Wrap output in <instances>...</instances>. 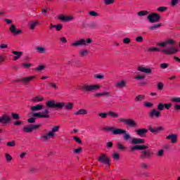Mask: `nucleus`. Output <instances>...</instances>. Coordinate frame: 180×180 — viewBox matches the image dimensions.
<instances>
[{
	"mask_svg": "<svg viewBox=\"0 0 180 180\" xmlns=\"http://www.w3.org/2000/svg\"><path fill=\"white\" fill-rule=\"evenodd\" d=\"M168 44H171V46H168ZM174 44L175 41L172 39H169L164 42L158 43V46H159L160 47H164V49H162V53L167 54V56H172L174 54H176V53L179 51V49H178V48L173 46Z\"/></svg>",
	"mask_w": 180,
	"mask_h": 180,
	"instance_id": "f257e3e1",
	"label": "nucleus"
},
{
	"mask_svg": "<svg viewBox=\"0 0 180 180\" xmlns=\"http://www.w3.org/2000/svg\"><path fill=\"white\" fill-rule=\"evenodd\" d=\"M46 106L49 108H53L54 109H63L65 108V110H72L74 104L72 103L56 102L55 101H49L46 103Z\"/></svg>",
	"mask_w": 180,
	"mask_h": 180,
	"instance_id": "f03ea898",
	"label": "nucleus"
},
{
	"mask_svg": "<svg viewBox=\"0 0 180 180\" xmlns=\"http://www.w3.org/2000/svg\"><path fill=\"white\" fill-rule=\"evenodd\" d=\"M60 130V127L56 126L53 128H52V130L49 131V133L46 134L44 136H41L40 139L44 140V141H47L49 139H53L54 136H56V133Z\"/></svg>",
	"mask_w": 180,
	"mask_h": 180,
	"instance_id": "7ed1b4c3",
	"label": "nucleus"
},
{
	"mask_svg": "<svg viewBox=\"0 0 180 180\" xmlns=\"http://www.w3.org/2000/svg\"><path fill=\"white\" fill-rule=\"evenodd\" d=\"M101 88L99 85H94V84H84L81 86L80 89L82 91H84V94H88V92H95V91H98Z\"/></svg>",
	"mask_w": 180,
	"mask_h": 180,
	"instance_id": "20e7f679",
	"label": "nucleus"
},
{
	"mask_svg": "<svg viewBox=\"0 0 180 180\" xmlns=\"http://www.w3.org/2000/svg\"><path fill=\"white\" fill-rule=\"evenodd\" d=\"M139 155V158L141 160H151L153 156L154 155V153L151 149L149 150H142Z\"/></svg>",
	"mask_w": 180,
	"mask_h": 180,
	"instance_id": "39448f33",
	"label": "nucleus"
},
{
	"mask_svg": "<svg viewBox=\"0 0 180 180\" xmlns=\"http://www.w3.org/2000/svg\"><path fill=\"white\" fill-rule=\"evenodd\" d=\"M91 43H92V39L91 38H88L86 40L82 39L72 44V46L73 47H81L82 46H88V44H91Z\"/></svg>",
	"mask_w": 180,
	"mask_h": 180,
	"instance_id": "423d86ee",
	"label": "nucleus"
},
{
	"mask_svg": "<svg viewBox=\"0 0 180 180\" xmlns=\"http://www.w3.org/2000/svg\"><path fill=\"white\" fill-rule=\"evenodd\" d=\"M40 124H30L23 127V131L25 133H32V131H34V130H38V129H40Z\"/></svg>",
	"mask_w": 180,
	"mask_h": 180,
	"instance_id": "0eeeda50",
	"label": "nucleus"
},
{
	"mask_svg": "<svg viewBox=\"0 0 180 180\" xmlns=\"http://www.w3.org/2000/svg\"><path fill=\"white\" fill-rule=\"evenodd\" d=\"M106 131H112V134L117 136V134H122V133H126V130L122 129H115L113 127H106L104 128Z\"/></svg>",
	"mask_w": 180,
	"mask_h": 180,
	"instance_id": "6e6552de",
	"label": "nucleus"
},
{
	"mask_svg": "<svg viewBox=\"0 0 180 180\" xmlns=\"http://www.w3.org/2000/svg\"><path fill=\"white\" fill-rule=\"evenodd\" d=\"M150 23H157L160 22V19H161V16L158 13H150L147 17Z\"/></svg>",
	"mask_w": 180,
	"mask_h": 180,
	"instance_id": "1a4fd4ad",
	"label": "nucleus"
},
{
	"mask_svg": "<svg viewBox=\"0 0 180 180\" xmlns=\"http://www.w3.org/2000/svg\"><path fill=\"white\" fill-rule=\"evenodd\" d=\"M98 161L105 165H110V159L109 158V156L105 154H101L98 159Z\"/></svg>",
	"mask_w": 180,
	"mask_h": 180,
	"instance_id": "9d476101",
	"label": "nucleus"
},
{
	"mask_svg": "<svg viewBox=\"0 0 180 180\" xmlns=\"http://www.w3.org/2000/svg\"><path fill=\"white\" fill-rule=\"evenodd\" d=\"M120 122L129 127H137V122L132 119H121Z\"/></svg>",
	"mask_w": 180,
	"mask_h": 180,
	"instance_id": "9b49d317",
	"label": "nucleus"
},
{
	"mask_svg": "<svg viewBox=\"0 0 180 180\" xmlns=\"http://www.w3.org/2000/svg\"><path fill=\"white\" fill-rule=\"evenodd\" d=\"M148 116L150 119H160L161 117V112L157 109H152L148 113Z\"/></svg>",
	"mask_w": 180,
	"mask_h": 180,
	"instance_id": "f8f14e48",
	"label": "nucleus"
},
{
	"mask_svg": "<svg viewBox=\"0 0 180 180\" xmlns=\"http://www.w3.org/2000/svg\"><path fill=\"white\" fill-rule=\"evenodd\" d=\"M148 129L150 133H153V134H158V133H161V131H164V128L162 127H153L151 125H149L148 127Z\"/></svg>",
	"mask_w": 180,
	"mask_h": 180,
	"instance_id": "ddd939ff",
	"label": "nucleus"
},
{
	"mask_svg": "<svg viewBox=\"0 0 180 180\" xmlns=\"http://www.w3.org/2000/svg\"><path fill=\"white\" fill-rule=\"evenodd\" d=\"M11 116L8 115H3L1 117H0V123L1 124H8L11 123Z\"/></svg>",
	"mask_w": 180,
	"mask_h": 180,
	"instance_id": "4468645a",
	"label": "nucleus"
},
{
	"mask_svg": "<svg viewBox=\"0 0 180 180\" xmlns=\"http://www.w3.org/2000/svg\"><path fill=\"white\" fill-rule=\"evenodd\" d=\"M166 140H170L172 144H175L178 141V135L176 134H170L166 136Z\"/></svg>",
	"mask_w": 180,
	"mask_h": 180,
	"instance_id": "2eb2a0df",
	"label": "nucleus"
},
{
	"mask_svg": "<svg viewBox=\"0 0 180 180\" xmlns=\"http://www.w3.org/2000/svg\"><path fill=\"white\" fill-rule=\"evenodd\" d=\"M130 151H136V150H147L148 148V146L145 145H136L135 146H131Z\"/></svg>",
	"mask_w": 180,
	"mask_h": 180,
	"instance_id": "dca6fc26",
	"label": "nucleus"
},
{
	"mask_svg": "<svg viewBox=\"0 0 180 180\" xmlns=\"http://www.w3.org/2000/svg\"><path fill=\"white\" fill-rule=\"evenodd\" d=\"M10 32L14 36H17V34H20V33H22V30H17L15 25H11L10 27Z\"/></svg>",
	"mask_w": 180,
	"mask_h": 180,
	"instance_id": "f3484780",
	"label": "nucleus"
},
{
	"mask_svg": "<svg viewBox=\"0 0 180 180\" xmlns=\"http://www.w3.org/2000/svg\"><path fill=\"white\" fill-rule=\"evenodd\" d=\"M148 132V129L146 128L139 129L136 131V134L140 137H144Z\"/></svg>",
	"mask_w": 180,
	"mask_h": 180,
	"instance_id": "a211bd4d",
	"label": "nucleus"
},
{
	"mask_svg": "<svg viewBox=\"0 0 180 180\" xmlns=\"http://www.w3.org/2000/svg\"><path fill=\"white\" fill-rule=\"evenodd\" d=\"M34 78V76L24 77L20 79L16 80L15 82H23V84H29L30 81H33V79Z\"/></svg>",
	"mask_w": 180,
	"mask_h": 180,
	"instance_id": "6ab92c4d",
	"label": "nucleus"
},
{
	"mask_svg": "<svg viewBox=\"0 0 180 180\" xmlns=\"http://www.w3.org/2000/svg\"><path fill=\"white\" fill-rule=\"evenodd\" d=\"M31 112H39L40 110H43L44 109V106L41 104H37L34 106L31 107Z\"/></svg>",
	"mask_w": 180,
	"mask_h": 180,
	"instance_id": "aec40b11",
	"label": "nucleus"
},
{
	"mask_svg": "<svg viewBox=\"0 0 180 180\" xmlns=\"http://www.w3.org/2000/svg\"><path fill=\"white\" fill-rule=\"evenodd\" d=\"M58 19L60 20H63V22H71V20H74V17L72 15H69L67 17L60 15L58 17Z\"/></svg>",
	"mask_w": 180,
	"mask_h": 180,
	"instance_id": "412c9836",
	"label": "nucleus"
},
{
	"mask_svg": "<svg viewBox=\"0 0 180 180\" xmlns=\"http://www.w3.org/2000/svg\"><path fill=\"white\" fill-rule=\"evenodd\" d=\"M137 70L141 71V72H144L145 74H151V72H153L150 68H146L141 66H139Z\"/></svg>",
	"mask_w": 180,
	"mask_h": 180,
	"instance_id": "4be33fe9",
	"label": "nucleus"
},
{
	"mask_svg": "<svg viewBox=\"0 0 180 180\" xmlns=\"http://www.w3.org/2000/svg\"><path fill=\"white\" fill-rule=\"evenodd\" d=\"M13 54H14L13 57V60L14 61H17V60H19V58H20V57H22V56H23V52L22 51H13Z\"/></svg>",
	"mask_w": 180,
	"mask_h": 180,
	"instance_id": "5701e85b",
	"label": "nucleus"
},
{
	"mask_svg": "<svg viewBox=\"0 0 180 180\" xmlns=\"http://www.w3.org/2000/svg\"><path fill=\"white\" fill-rule=\"evenodd\" d=\"M47 108H45L44 110V112H43V114H42V116H46V117H43V119H49V117H50V109H54L53 108H49L47 105H46Z\"/></svg>",
	"mask_w": 180,
	"mask_h": 180,
	"instance_id": "b1692460",
	"label": "nucleus"
},
{
	"mask_svg": "<svg viewBox=\"0 0 180 180\" xmlns=\"http://www.w3.org/2000/svg\"><path fill=\"white\" fill-rule=\"evenodd\" d=\"M115 86L117 88L122 89L123 88H126V81L125 80H122L120 82H118L115 83Z\"/></svg>",
	"mask_w": 180,
	"mask_h": 180,
	"instance_id": "393cba45",
	"label": "nucleus"
},
{
	"mask_svg": "<svg viewBox=\"0 0 180 180\" xmlns=\"http://www.w3.org/2000/svg\"><path fill=\"white\" fill-rule=\"evenodd\" d=\"M31 115L32 117H34L35 119H37V117L43 119V117H47L46 115H43V114L40 112H33V111L31 112Z\"/></svg>",
	"mask_w": 180,
	"mask_h": 180,
	"instance_id": "a878e982",
	"label": "nucleus"
},
{
	"mask_svg": "<svg viewBox=\"0 0 180 180\" xmlns=\"http://www.w3.org/2000/svg\"><path fill=\"white\" fill-rule=\"evenodd\" d=\"M46 88L49 89H54L55 91H57V89H58V86H57V83L49 82Z\"/></svg>",
	"mask_w": 180,
	"mask_h": 180,
	"instance_id": "bb28decb",
	"label": "nucleus"
},
{
	"mask_svg": "<svg viewBox=\"0 0 180 180\" xmlns=\"http://www.w3.org/2000/svg\"><path fill=\"white\" fill-rule=\"evenodd\" d=\"M132 144H144V140L139 138H134L131 140Z\"/></svg>",
	"mask_w": 180,
	"mask_h": 180,
	"instance_id": "cd10ccee",
	"label": "nucleus"
},
{
	"mask_svg": "<svg viewBox=\"0 0 180 180\" xmlns=\"http://www.w3.org/2000/svg\"><path fill=\"white\" fill-rule=\"evenodd\" d=\"M144 99H146V96L139 94L135 97L134 101L135 102H141L142 101H144Z\"/></svg>",
	"mask_w": 180,
	"mask_h": 180,
	"instance_id": "c85d7f7f",
	"label": "nucleus"
},
{
	"mask_svg": "<svg viewBox=\"0 0 180 180\" xmlns=\"http://www.w3.org/2000/svg\"><path fill=\"white\" fill-rule=\"evenodd\" d=\"M74 115H76L77 116L79 115H88V110L85 109H80L78 111L74 112Z\"/></svg>",
	"mask_w": 180,
	"mask_h": 180,
	"instance_id": "c756f323",
	"label": "nucleus"
},
{
	"mask_svg": "<svg viewBox=\"0 0 180 180\" xmlns=\"http://www.w3.org/2000/svg\"><path fill=\"white\" fill-rule=\"evenodd\" d=\"M87 27H89V29H98L99 25L96 22H91L87 25Z\"/></svg>",
	"mask_w": 180,
	"mask_h": 180,
	"instance_id": "7c9ffc66",
	"label": "nucleus"
},
{
	"mask_svg": "<svg viewBox=\"0 0 180 180\" xmlns=\"http://www.w3.org/2000/svg\"><path fill=\"white\" fill-rule=\"evenodd\" d=\"M37 25H39V21H36V20L32 21L30 22V29H31V30H34Z\"/></svg>",
	"mask_w": 180,
	"mask_h": 180,
	"instance_id": "2f4dec72",
	"label": "nucleus"
},
{
	"mask_svg": "<svg viewBox=\"0 0 180 180\" xmlns=\"http://www.w3.org/2000/svg\"><path fill=\"white\" fill-rule=\"evenodd\" d=\"M35 49L37 50V53H41V54L46 53V48L43 46H37Z\"/></svg>",
	"mask_w": 180,
	"mask_h": 180,
	"instance_id": "473e14b6",
	"label": "nucleus"
},
{
	"mask_svg": "<svg viewBox=\"0 0 180 180\" xmlns=\"http://www.w3.org/2000/svg\"><path fill=\"white\" fill-rule=\"evenodd\" d=\"M32 102H42V101H44V98L43 97L36 96L32 98Z\"/></svg>",
	"mask_w": 180,
	"mask_h": 180,
	"instance_id": "72a5a7b5",
	"label": "nucleus"
},
{
	"mask_svg": "<svg viewBox=\"0 0 180 180\" xmlns=\"http://www.w3.org/2000/svg\"><path fill=\"white\" fill-rule=\"evenodd\" d=\"M108 116H110V117L113 118H117L119 117V114L115 112L110 111L108 112Z\"/></svg>",
	"mask_w": 180,
	"mask_h": 180,
	"instance_id": "f704fd0d",
	"label": "nucleus"
},
{
	"mask_svg": "<svg viewBox=\"0 0 180 180\" xmlns=\"http://www.w3.org/2000/svg\"><path fill=\"white\" fill-rule=\"evenodd\" d=\"M122 134H124L123 139L126 141H127L128 140H131V136H130V134H127V131H126L125 133H122Z\"/></svg>",
	"mask_w": 180,
	"mask_h": 180,
	"instance_id": "c9c22d12",
	"label": "nucleus"
},
{
	"mask_svg": "<svg viewBox=\"0 0 180 180\" xmlns=\"http://www.w3.org/2000/svg\"><path fill=\"white\" fill-rule=\"evenodd\" d=\"M161 27V24H154L153 26L149 27L150 30H155V29H158Z\"/></svg>",
	"mask_w": 180,
	"mask_h": 180,
	"instance_id": "e433bc0d",
	"label": "nucleus"
},
{
	"mask_svg": "<svg viewBox=\"0 0 180 180\" xmlns=\"http://www.w3.org/2000/svg\"><path fill=\"white\" fill-rule=\"evenodd\" d=\"M137 15H138V16H147V15H148V11H141L138 12Z\"/></svg>",
	"mask_w": 180,
	"mask_h": 180,
	"instance_id": "4c0bfd02",
	"label": "nucleus"
},
{
	"mask_svg": "<svg viewBox=\"0 0 180 180\" xmlns=\"http://www.w3.org/2000/svg\"><path fill=\"white\" fill-rule=\"evenodd\" d=\"M80 57H84V56H88V50L84 49L79 51Z\"/></svg>",
	"mask_w": 180,
	"mask_h": 180,
	"instance_id": "58836bf2",
	"label": "nucleus"
},
{
	"mask_svg": "<svg viewBox=\"0 0 180 180\" xmlns=\"http://www.w3.org/2000/svg\"><path fill=\"white\" fill-rule=\"evenodd\" d=\"M89 15L90 16H94L95 18H98V16H99V13H98L96 11H89Z\"/></svg>",
	"mask_w": 180,
	"mask_h": 180,
	"instance_id": "ea45409f",
	"label": "nucleus"
},
{
	"mask_svg": "<svg viewBox=\"0 0 180 180\" xmlns=\"http://www.w3.org/2000/svg\"><path fill=\"white\" fill-rule=\"evenodd\" d=\"M6 146L8 147H15V146H16V142L15 141H8L7 142Z\"/></svg>",
	"mask_w": 180,
	"mask_h": 180,
	"instance_id": "a19ab883",
	"label": "nucleus"
},
{
	"mask_svg": "<svg viewBox=\"0 0 180 180\" xmlns=\"http://www.w3.org/2000/svg\"><path fill=\"white\" fill-rule=\"evenodd\" d=\"M11 116L14 120H19L20 119V117H19V114H16L15 112L11 113Z\"/></svg>",
	"mask_w": 180,
	"mask_h": 180,
	"instance_id": "79ce46f5",
	"label": "nucleus"
},
{
	"mask_svg": "<svg viewBox=\"0 0 180 180\" xmlns=\"http://www.w3.org/2000/svg\"><path fill=\"white\" fill-rule=\"evenodd\" d=\"M164 153H165V150L161 149L158 151L156 155H158V157H164Z\"/></svg>",
	"mask_w": 180,
	"mask_h": 180,
	"instance_id": "37998d69",
	"label": "nucleus"
},
{
	"mask_svg": "<svg viewBox=\"0 0 180 180\" xmlns=\"http://www.w3.org/2000/svg\"><path fill=\"white\" fill-rule=\"evenodd\" d=\"M115 3V0H104L103 4L105 5H112V4Z\"/></svg>",
	"mask_w": 180,
	"mask_h": 180,
	"instance_id": "c03bdc74",
	"label": "nucleus"
},
{
	"mask_svg": "<svg viewBox=\"0 0 180 180\" xmlns=\"http://www.w3.org/2000/svg\"><path fill=\"white\" fill-rule=\"evenodd\" d=\"M164 108H165V105L160 103L158 105L157 110H158L159 112L162 111V110H164Z\"/></svg>",
	"mask_w": 180,
	"mask_h": 180,
	"instance_id": "a18cd8bd",
	"label": "nucleus"
},
{
	"mask_svg": "<svg viewBox=\"0 0 180 180\" xmlns=\"http://www.w3.org/2000/svg\"><path fill=\"white\" fill-rule=\"evenodd\" d=\"M73 139L75 140V141H76V143H78V144H82V141L78 136H73Z\"/></svg>",
	"mask_w": 180,
	"mask_h": 180,
	"instance_id": "49530a36",
	"label": "nucleus"
},
{
	"mask_svg": "<svg viewBox=\"0 0 180 180\" xmlns=\"http://www.w3.org/2000/svg\"><path fill=\"white\" fill-rule=\"evenodd\" d=\"M117 147L118 148V150H126V147L124 146H123L122 143H118L117 144Z\"/></svg>",
	"mask_w": 180,
	"mask_h": 180,
	"instance_id": "de8ad7c7",
	"label": "nucleus"
},
{
	"mask_svg": "<svg viewBox=\"0 0 180 180\" xmlns=\"http://www.w3.org/2000/svg\"><path fill=\"white\" fill-rule=\"evenodd\" d=\"M135 79L138 81H140V79H146L145 75H138L136 77H135Z\"/></svg>",
	"mask_w": 180,
	"mask_h": 180,
	"instance_id": "09e8293b",
	"label": "nucleus"
},
{
	"mask_svg": "<svg viewBox=\"0 0 180 180\" xmlns=\"http://www.w3.org/2000/svg\"><path fill=\"white\" fill-rule=\"evenodd\" d=\"M158 89L159 91H162V89H164V84H162V82L158 83Z\"/></svg>",
	"mask_w": 180,
	"mask_h": 180,
	"instance_id": "8fccbe9b",
	"label": "nucleus"
},
{
	"mask_svg": "<svg viewBox=\"0 0 180 180\" xmlns=\"http://www.w3.org/2000/svg\"><path fill=\"white\" fill-rule=\"evenodd\" d=\"M124 44H130L131 43V40L129 39V37H126L123 39Z\"/></svg>",
	"mask_w": 180,
	"mask_h": 180,
	"instance_id": "3c124183",
	"label": "nucleus"
},
{
	"mask_svg": "<svg viewBox=\"0 0 180 180\" xmlns=\"http://www.w3.org/2000/svg\"><path fill=\"white\" fill-rule=\"evenodd\" d=\"M112 158L114 159V160H120V155H119V153H113L112 154Z\"/></svg>",
	"mask_w": 180,
	"mask_h": 180,
	"instance_id": "603ef678",
	"label": "nucleus"
},
{
	"mask_svg": "<svg viewBox=\"0 0 180 180\" xmlns=\"http://www.w3.org/2000/svg\"><path fill=\"white\" fill-rule=\"evenodd\" d=\"M98 115L100 117H101L102 119H106V117L108 116V113H106V112H101V113H98Z\"/></svg>",
	"mask_w": 180,
	"mask_h": 180,
	"instance_id": "864d4df0",
	"label": "nucleus"
},
{
	"mask_svg": "<svg viewBox=\"0 0 180 180\" xmlns=\"http://www.w3.org/2000/svg\"><path fill=\"white\" fill-rule=\"evenodd\" d=\"M101 96H109L110 98L112 97V95L110 94V93H109V91H103L101 93Z\"/></svg>",
	"mask_w": 180,
	"mask_h": 180,
	"instance_id": "5fc2aeb1",
	"label": "nucleus"
},
{
	"mask_svg": "<svg viewBox=\"0 0 180 180\" xmlns=\"http://www.w3.org/2000/svg\"><path fill=\"white\" fill-rule=\"evenodd\" d=\"M6 160L7 161V162H11V161H12V156H11V155H9L8 153L6 154Z\"/></svg>",
	"mask_w": 180,
	"mask_h": 180,
	"instance_id": "6e6d98bb",
	"label": "nucleus"
},
{
	"mask_svg": "<svg viewBox=\"0 0 180 180\" xmlns=\"http://www.w3.org/2000/svg\"><path fill=\"white\" fill-rule=\"evenodd\" d=\"M143 106H146V108H153V106H154V105L149 102H145L143 103Z\"/></svg>",
	"mask_w": 180,
	"mask_h": 180,
	"instance_id": "4d7b16f0",
	"label": "nucleus"
},
{
	"mask_svg": "<svg viewBox=\"0 0 180 180\" xmlns=\"http://www.w3.org/2000/svg\"><path fill=\"white\" fill-rule=\"evenodd\" d=\"M27 122L28 123H36V118L34 117H30V118H29V119L27 120Z\"/></svg>",
	"mask_w": 180,
	"mask_h": 180,
	"instance_id": "13d9d810",
	"label": "nucleus"
},
{
	"mask_svg": "<svg viewBox=\"0 0 180 180\" xmlns=\"http://www.w3.org/2000/svg\"><path fill=\"white\" fill-rule=\"evenodd\" d=\"M169 65L168 63H162L160 64V68L165 70L166 68H168Z\"/></svg>",
	"mask_w": 180,
	"mask_h": 180,
	"instance_id": "bf43d9fd",
	"label": "nucleus"
},
{
	"mask_svg": "<svg viewBox=\"0 0 180 180\" xmlns=\"http://www.w3.org/2000/svg\"><path fill=\"white\" fill-rule=\"evenodd\" d=\"M172 101L176 103H180V97H174L172 99Z\"/></svg>",
	"mask_w": 180,
	"mask_h": 180,
	"instance_id": "052dcab7",
	"label": "nucleus"
},
{
	"mask_svg": "<svg viewBox=\"0 0 180 180\" xmlns=\"http://www.w3.org/2000/svg\"><path fill=\"white\" fill-rule=\"evenodd\" d=\"M82 151V148H79L73 150L74 154H79Z\"/></svg>",
	"mask_w": 180,
	"mask_h": 180,
	"instance_id": "680f3d73",
	"label": "nucleus"
},
{
	"mask_svg": "<svg viewBox=\"0 0 180 180\" xmlns=\"http://www.w3.org/2000/svg\"><path fill=\"white\" fill-rule=\"evenodd\" d=\"M148 51H160V49L155 48V47H151L148 49Z\"/></svg>",
	"mask_w": 180,
	"mask_h": 180,
	"instance_id": "e2e57ef3",
	"label": "nucleus"
},
{
	"mask_svg": "<svg viewBox=\"0 0 180 180\" xmlns=\"http://www.w3.org/2000/svg\"><path fill=\"white\" fill-rule=\"evenodd\" d=\"M106 147L107 148H109V149L112 148V147H113V143L112 141L107 142Z\"/></svg>",
	"mask_w": 180,
	"mask_h": 180,
	"instance_id": "0e129e2a",
	"label": "nucleus"
},
{
	"mask_svg": "<svg viewBox=\"0 0 180 180\" xmlns=\"http://www.w3.org/2000/svg\"><path fill=\"white\" fill-rule=\"evenodd\" d=\"M30 172H31V174H36L37 169L36 167H30Z\"/></svg>",
	"mask_w": 180,
	"mask_h": 180,
	"instance_id": "69168bd1",
	"label": "nucleus"
},
{
	"mask_svg": "<svg viewBox=\"0 0 180 180\" xmlns=\"http://www.w3.org/2000/svg\"><path fill=\"white\" fill-rule=\"evenodd\" d=\"M143 40H144V39L141 36L137 37L136 38V41H137L138 43H141V41H143Z\"/></svg>",
	"mask_w": 180,
	"mask_h": 180,
	"instance_id": "338daca9",
	"label": "nucleus"
},
{
	"mask_svg": "<svg viewBox=\"0 0 180 180\" xmlns=\"http://www.w3.org/2000/svg\"><path fill=\"white\" fill-rule=\"evenodd\" d=\"M45 67L44 65H39L38 68H37L35 70L36 71H43V70H44Z\"/></svg>",
	"mask_w": 180,
	"mask_h": 180,
	"instance_id": "774afa93",
	"label": "nucleus"
}]
</instances>
